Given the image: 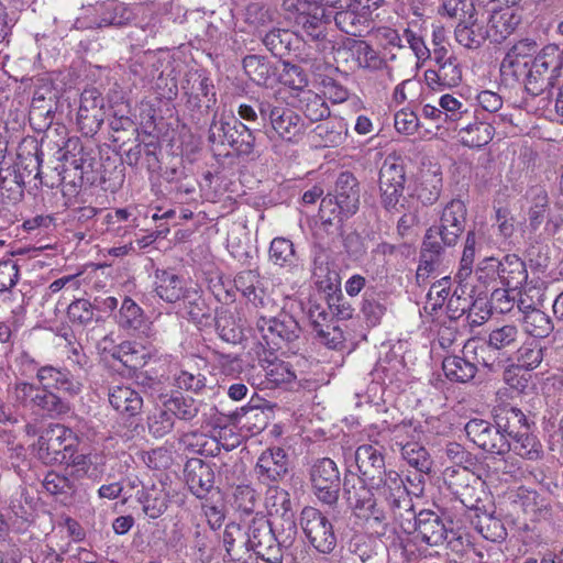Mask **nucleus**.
<instances>
[{
    "instance_id": "obj_1",
    "label": "nucleus",
    "mask_w": 563,
    "mask_h": 563,
    "mask_svg": "<svg viewBox=\"0 0 563 563\" xmlns=\"http://www.w3.org/2000/svg\"><path fill=\"white\" fill-rule=\"evenodd\" d=\"M467 222V208L463 200L452 199L443 208L438 225L430 227L423 236L416 278L424 283L437 271L446 247H454Z\"/></svg>"
},
{
    "instance_id": "obj_2",
    "label": "nucleus",
    "mask_w": 563,
    "mask_h": 563,
    "mask_svg": "<svg viewBox=\"0 0 563 563\" xmlns=\"http://www.w3.org/2000/svg\"><path fill=\"white\" fill-rule=\"evenodd\" d=\"M361 188L356 177L343 172L335 181L333 194L321 200L319 217L323 229L334 233L342 227L344 218L356 213L360 207Z\"/></svg>"
},
{
    "instance_id": "obj_3",
    "label": "nucleus",
    "mask_w": 563,
    "mask_h": 563,
    "mask_svg": "<svg viewBox=\"0 0 563 563\" xmlns=\"http://www.w3.org/2000/svg\"><path fill=\"white\" fill-rule=\"evenodd\" d=\"M13 397L22 408L42 418L59 419L71 411L68 398L33 382H15Z\"/></svg>"
},
{
    "instance_id": "obj_4",
    "label": "nucleus",
    "mask_w": 563,
    "mask_h": 563,
    "mask_svg": "<svg viewBox=\"0 0 563 563\" xmlns=\"http://www.w3.org/2000/svg\"><path fill=\"white\" fill-rule=\"evenodd\" d=\"M344 496L354 511V515L372 526H377L384 534L388 528V512L383 499L378 497L375 489L363 479L344 476Z\"/></svg>"
},
{
    "instance_id": "obj_5",
    "label": "nucleus",
    "mask_w": 563,
    "mask_h": 563,
    "mask_svg": "<svg viewBox=\"0 0 563 563\" xmlns=\"http://www.w3.org/2000/svg\"><path fill=\"white\" fill-rule=\"evenodd\" d=\"M563 68V51L555 44L543 47L534 57L532 65L515 79L525 84L528 93L536 97L553 87Z\"/></svg>"
},
{
    "instance_id": "obj_6",
    "label": "nucleus",
    "mask_w": 563,
    "mask_h": 563,
    "mask_svg": "<svg viewBox=\"0 0 563 563\" xmlns=\"http://www.w3.org/2000/svg\"><path fill=\"white\" fill-rule=\"evenodd\" d=\"M385 453V448L378 443L362 444L355 451L358 478L368 483L378 496L389 489V485L404 482L397 471L386 468Z\"/></svg>"
},
{
    "instance_id": "obj_7",
    "label": "nucleus",
    "mask_w": 563,
    "mask_h": 563,
    "mask_svg": "<svg viewBox=\"0 0 563 563\" xmlns=\"http://www.w3.org/2000/svg\"><path fill=\"white\" fill-rule=\"evenodd\" d=\"M76 441L71 429L59 423L49 424L35 444L37 456L45 464H68L76 452Z\"/></svg>"
},
{
    "instance_id": "obj_8",
    "label": "nucleus",
    "mask_w": 563,
    "mask_h": 563,
    "mask_svg": "<svg viewBox=\"0 0 563 563\" xmlns=\"http://www.w3.org/2000/svg\"><path fill=\"white\" fill-rule=\"evenodd\" d=\"M255 325L261 335L260 344L271 353L298 340L301 333L298 321L286 311H280L276 317H260Z\"/></svg>"
},
{
    "instance_id": "obj_9",
    "label": "nucleus",
    "mask_w": 563,
    "mask_h": 563,
    "mask_svg": "<svg viewBox=\"0 0 563 563\" xmlns=\"http://www.w3.org/2000/svg\"><path fill=\"white\" fill-rule=\"evenodd\" d=\"M385 501L388 520L404 533L411 536L416 530L418 514L405 482L389 485V489L378 496Z\"/></svg>"
},
{
    "instance_id": "obj_10",
    "label": "nucleus",
    "mask_w": 563,
    "mask_h": 563,
    "mask_svg": "<svg viewBox=\"0 0 563 563\" xmlns=\"http://www.w3.org/2000/svg\"><path fill=\"white\" fill-rule=\"evenodd\" d=\"M443 482L450 493L470 510L482 501L483 483L467 466H449L443 472Z\"/></svg>"
},
{
    "instance_id": "obj_11",
    "label": "nucleus",
    "mask_w": 563,
    "mask_h": 563,
    "mask_svg": "<svg viewBox=\"0 0 563 563\" xmlns=\"http://www.w3.org/2000/svg\"><path fill=\"white\" fill-rule=\"evenodd\" d=\"M384 0H349L333 16L336 27L345 34L362 36L371 26L373 12Z\"/></svg>"
},
{
    "instance_id": "obj_12",
    "label": "nucleus",
    "mask_w": 563,
    "mask_h": 563,
    "mask_svg": "<svg viewBox=\"0 0 563 563\" xmlns=\"http://www.w3.org/2000/svg\"><path fill=\"white\" fill-rule=\"evenodd\" d=\"M299 523L309 543L320 553L329 554L336 547V536L328 517L314 507H305Z\"/></svg>"
},
{
    "instance_id": "obj_13",
    "label": "nucleus",
    "mask_w": 563,
    "mask_h": 563,
    "mask_svg": "<svg viewBox=\"0 0 563 563\" xmlns=\"http://www.w3.org/2000/svg\"><path fill=\"white\" fill-rule=\"evenodd\" d=\"M244 545L268 563H282L280 548L276 543L272 522L256 514L249 522Z\"/></svg>"
},
{
    "instance_id": "obj_14",
    "label": "nucleus",
    "mask_w": 563,
    "mask_h": 563,
    "mask_svg": "<svg viewBox=\"0 0 563 563\" xmlns=\"http://www.w3.org/2000/svg\"><path fill=\"white\" fill-rule=\"evenodd\" d=\"M464 430L470 441L489 454L505 455L511 450V441L496 422L474 418L465 424Z\"/></svg>"
},
{
    "instance_id": "obj_15",
    "label": "nucleus",
    "mask_w": 563,
    "mask_h": 563,
    "mask_svg": "<svg viewBox=\"0 0 563 563\" xmlns=\"http://www.w3.org/2000/svg\"><path fill=\"white\" fill-rule=\"evenodd\" d=\"M309 474L316 497L325 505H336L341 477L335 462L329 457L318 459L312 464Z\"/></svg>"
},
{
    "instance_id": "obj_16",
    "label": "nucleus",
    "mask_w": 563,
    "mask_h": 563,
    "mask_svg": "<svg viewBox=\"0 0 563 563\" xmlns=\"http://www.w3.org/2000/svg\"><path fill=\"white\" fill-rule=\"evenodd\" d=\"M85 378L77 368L58 367L52 364L42 365L36 375L37 384L60 393L66 398H74L82 391Z\"/></svg>"
},
{
    "instance_id": "obj_17",
    "label": "nucleus",
    "mask_w": 563,
    "mask_h": 563,
    "mask_svg": "<svg viewBox=\"0 0 563 563\" xmlns=\"http://www.w3.org/2000/svg\"><path fill=\"white\" fill-rule=\"evenodd\" d=\"M290 459L287 452L279 446L264 450L257 459L254 473L257 481L265 485H277L290 473Z\"/></svg>"
},
{
    "instance_id": "obj_18",
    "label": "nucleus",
    "mask_w": 563,
    "mask_h": 563,
    "mask_svg": "<svg viewBox=\"0 0 563 563\" xmlns=\"http://www.w3.org/2000/svg\"><path fill=\"white\" fill-rule=\"evenodd\" d=\"M264 115H267V124L284 141L295 142L305 133L303 120L291 108L271 101Z\"/></svg>"
},
{
    "instance_id": "obj_19",
    "label": "nucleus",
    "mask_w": 563,
    "mask_h": 563,
    "mask_svg": "<svg viewBox=\"0 0 563 563\" xmlns=\"http://www.w3.org/2000/svg\"><path fill=\"white\" fill-rule=\"evenodd\" d=\"M486 266L478 268V279H482L481 275L485 269L496 272L500 283L510 290L521 288L528 278V272L526 263L516 254H507L503 260L497 261L495 258H486Z\"/></svg>"
},
{
    "instance_id": "obj_20",
    "label": "nucleus",
    "mask_w": 563,
    "mask_h": 563,
    "mask_svg": "<svg viewBox=\"0 0 563 563\" xmlns=\"http://www.w3.org/2000/svg\"><path fill=\"white\" fill-rule=\"evenodd\" d=\"M538 44L534 40L523 38L518 41L506 54L501 64L500 73L505 78L514 80L521 76L529 68L538 55Z\"/></svg>"
},
{
    "instance_id": "obj_21",
    "label": "nucleus",
    "mask_w": 563,
    "mask_h": 563,
    "mask_svg": "<svg viewBox=\"0 0 563 563\" xmlns=\"http://www.w3.org/2000/svg\"><path fill=\"white\" fill-rule=\"evenodd\" d=\"M184 476L189 490L199 499L206 498L216 488L213 465L201 459H189Z\"/></svg>"
},
{
    "instance_id": "obj_22",
    "label": "nucleus",
    "mask_w": 563,
    "mask_h": 563,
    "mask_svg": "<svg viewBox=\"0 0 563 563\" xmlns=\"http://www.w3.org/2000/svg\"><path fill=\"white\" fill-rule=\"evenodd\" d=\"M450 534L452 538L455 536L453 530L445 527L442 518L437 512L428 509L418 512L416 530L411 534L416 541L438 547L448 540Z\"/></svg>"
},
{
    "instance_id": "obj_23",
    "label": "nucleus",
    "mask_w": 563,
    "mask_h": 563,
    "mask_svg": "<svg viewBox=\"0 0 563 563\" xmlns=\"http://www.w3.org/2000/svg\"><path fill=\"white\" fill-rule=\"evenodd\" d=\"M55 106V93L52 89L40 88L34 91L29 111V121L36 132H43L52 125Z\"/></svg>"
},
{
    "instance_id": "obj_24",
    "label": "nucleus",
    "mask_w": 563,
    "mask_h": 563,
    "mask_svg": "<svg viewBox=\"0 0 563 563\" xmlns=\"http://www.w3.org/2000/svg\"><path fill=\"white\" fill-rule=\"evenodd\" d=\"M521 22V15L514 8H497L492 5L486 31L494 43H501L515 32Z\"/></svg>"
},
{
    "instance_id": "obj_25",
    "label": "nucleus",
    "mask_w": 563,
    "mask_h": 563,
    "mask_svg": "<svg viewBox=\"0 0 563 563\" xmlns=\"http://www.w3.org/2000/svg\"><path fill=\"white\" fill-rule=\"evenodd\" d=\"M42 485L49 495L54 496L63 505H71L75 501L78 484L74 472L62 474L51 471L45 475Z\"/></svg>"
},
{
    "instance_id": "obj_26",
    "label": "nucleus",
    "mask_w": 563,
    "mask_h": 563,
    "mask_svg": "<svg viewBox=\"0 0 563 563\" xmlns=\"http://www.w3.org/2000/svg\"><path fill=\"white\" fill-rule=\"evenodd\" d=\"M103 98L96 89L84 90L77 119L82 129L98 130L103 122Z\"/></svg>"
},
{
    "instance_id": "obj_27",
    "label": "nucleus",
    "mask_w": 563,
    "mask_h": 563,
    "mask_svg": "<svg viewBox=\"0 0 563 563\" xmlns=\"http://www.w3.org/2000/svg\"><path fill=\"white\" fill-rule=\"evenodd\" d=\"M136 500L142 506L143 514L150 519H157L168 509L170 496L162 486L152 484L151 486L142 485L136 490Z\"/></svg>"
},
{
    "instance_id": "obj_28",
    "label": "nucleus",
    "mask_w": 563,
    "mask_h": 563,
    "mask_svg": "<svg viewBox=\"0 0 563 563\" xmlns=\"http://www.w3.org/2000/svg\"><path fill=\"white\" fill-rule=\"evenodd\" d=\"M456 42L467 49L479 48L486 40L488 32L485 25L478 22L477 13L470 12L467 18L461 19L454 30Z\"/></svg>"
},
{
    "instance_id": "obj_29",
    "label": "nucleus",
    "mask_w": 563,
    "mask_h": 563,
    "mask_svg": "<svg viewBox=\"0 0 563 563\" xmlns=\"http://www.w3.org/2000/svg\"><path fill=\"white\" fill-rule=\"evenodd\" d=\"M494 422L508 437H517L518 433L529 430V422L526 415L510 404H501L493 410Z\"/></svg>"
},
{
    "instance_id": "obj_30",
    "label": "nucleus",
    "mask_w": 563,
    "mask_h": 563,
    "mask_svg": "<svg viewBox=\"0 0 563 563\" xmlns=\"http://www.w3.org/2000/svg\"><path fill=\"white\" fill-rule=\"evenodd\" d=\"M189 290L185 287L184 278L173 271L155 272V291L164 301L173 303L183 300Z\"/></svg>"
},
{
    "instance_id": "obj_31",
    "label": "nucleus",
    "mask_w": 563,
    "mask_h": 563,
    "mask_svg": "<svg viewBox=\"0 0 563 563\" xmlns=\"http://www.w3.org/2000/svg\"><path fill=\"white\" fill-rule=\"evenodd\" d=\"M468 519L473 527L489 541L498 542L507 537L503 521L493 514L482 510L479 505L470 510Z\"/></svg>"
},
{
    "instance_id": "obj_32",
    "label": "nucleus",
    "mask_w": 563,
    "mask_h": 563,
    "mask_svg": "<svg viewBox=\"0 0 563 563\" xmlns=\"http://www.w3.org/2000/svg\"><path fill=\"white\" fill-rule=\"evenodd\" d=\"M108 396L110 405L121 415L136 417L142 411L143 398L130 386H113Z\"/></svg>"
},
{
    "instance_id": "obj_33",
    "label": "nucleus",
    "mask_w": 563,
    "mask_h": 563,
    "mask_svg": "<svg viewBox=\"0 0 563 563\" xmlns=\"http://www.w3.org/2000/svg\"><path fill=\"white\" fill-rule=\"evenodd\" d=\"M427 85L433 90L453 88L462 81V68L457 59L441 64L424 71Z\"/></svg>"
},
{
    "instance_id": "obj_34",
    "label": "nucleus",
    "mask_w": 563,
    "mask_h": 563,
    "mask_svg": "<svg viewBox=\"0 0 563 563\" xmlns=\"http://www.w3.org/2000/svg\"><path fill=\"white\" fill-rule=\"evenodd\" d=\"M180 313L199 327L212 323V310L197 289H190L183 298Z\"/></svg>"
},
{
    "instance_id": "obj_35",
    "label": "nucleus",
    "mask_w": 563,
    "mask_h": 563,
    "mask_svg": "<svg viewBox=\"0 0 563 563\" xmlns=\"http://www.w3.org/2000/svg\"><path fill=\"white\" fill-rule=\"evenodd\" d=\"M459 129V141L467 147H482L488 144L495 134L494 126L484 121L474 122L461 121Z\"/></svg>"
},
{
    "instance_id": "obj_36",
    "label": "nucleus",
    "mask_w": 563,
    "mask_h": 563,
    "mask_svg": "<svg viewBox=\"0 0 563 563\" xmlns=\"http://www.w3.org/2000/svg\"><path fill=\"white\" fill-rule=\"evenodd\" d=\"M457 283V286L453 290L451 298L448 301V308L454 313L467 314V319L472 320L473 316L478 317L479 313L476 311L478 309V305H485L481 300H473V297L467 291V285L464 283L465 280H460L459 278H454Z\"/></svg>"
},
{
    "instance_id": "obj_37",
    "label": "nucleus",
    "mask_w": 563,
    "mask_h": 563,
    "mask_svg": "<svg viewBox=\"0 0 563 563\" xmlns=\"http://www.w3.org/2000/svg\"><path fill=\"white\" fill-rule=\"evenodd\" d=\"M24 195V176L13 168H0V197L9 203L19 202Z\"/></svg>"
},
{
    "instance_id": "obj_38",
    "label": "nucleus",
    "mask_w": 563,
    "mask_h": 563,
    "mask_svg": "<svg viewBox=\"0 0 563 563\" xmlns=\"http://www.w3.org/2000/svg\"><path fill=\"white\" fill-rule=\"evenodd\" d=\"M212 465L218 473L219 484L223 486H234L244 474L243 462L231 455L219 456Z\"/></svg>"
},
{
    "instance_id": "obj_39",
    "label": "nucleus",
    "mask_w": 563,
    "mask_h": 563,
    "mask_svg": "<svg viewBox=\"0 0 563 563\" xmlns=\"http://www.w3.org/2000/svg\"><path fill=\"white\" fill-rule=\"evenodd\" d=\"M265 507L274 519L295 514L290 494L278 485L267 486Z\"/></svg>"
},
{
    "instance_id": "obj_40",
    "label": "nucleus",
    "mask_w": 563,
    "mask_h": 563,
    "mask_svg": "<svg viewBox=\"0 0 563 563\" xmlns=\"http://www.w3.org/2000/svg\"><path fill=\"white\" fill-rule=\"evenodd\" d=\"M164 406L172 411L174 418L184 421H192L197 418L202 406V401L190 396H185L181 393H177V395L172 396L166 400Z\"/></svg>"
},
{
    "instance_id": "obj_41",
    "label": "nucleus",
    "mask_w": 563,
    "mask_h": 563,
    "mask_svg": "<svg viewBox=\"0 0 563 563\" xmlns=\"http://www.w3.org/2000/svg\"><path fill=\"white\" fill-rule=\"evenodd\" d=\"M272 525L276 543L278 544V548H280L283 558L284 552L289 550L297 539L298 528L295 514L276 518Z\"/></svg>"
},
{
    "instance_id": "obj_42",
    "label": "nucleus",
    "mask_w": 563,
    "mask_h": 563,
    "mask_svg": "<svg viewBox=\"0 0 563 563\" xmlns=\"http://www.w3.org/2000/svg\"><path fill=\"white\" fill-rule=\"evenodd\" d=\"M260 365L264 372L267 384L278 386L282 384H289L296 379V374L291 365L287 362L274 360H260Z\"/></svg>"
},
{
    "instance_id": "obj_43",
    "label": "nucleus",
    "mask_w": 563,
    "mask_h": 563,
    "mask_svg": "<svg viewBox=\"0 0 563 563\" xmlns=\"http://www.w3.org/2000/svg\"><path fill=\"white\" fill-rule=\"evenodd\" d=\"M525 331L533 338H548L554 330L550 316L540 309H530L522 318Z\"/></svg>"
},
{
    "instance_id": "obj_44",
    "label": "nucleus",
    "mask_w": 563,
    "mask_h": 563,
    "mask_svg": "<svg viewBox=\"0 0 563 563\" xmlns=\"http://www.w3.org/2000/svg\"><path fill=\"white\" fill-rule=\"evenodd\" d=\"M229 146L239 156H250L254 153L255 136L252 130L239 120H233L232 132L228 136Z\"/></svg>"
},
{
    "instance_id": "obj_45",
    "label": "nucleus",
    "mask_w": 563,
    "mask_h": 563,
    "mask_svg": "<svg viewBox=\"0 0 563 563\" xmlns=\"http://www.w3.org/2000/svg\"><path fill=\"white\" fill-rule=\"evenodd\" d=\"M329 21L330 16L324 13V10L317 9L313 13L309 10L296 16V23L301 26L307 36L314 41L325 37V24Z\"/></svg>"
},
{
    "instance_id": "obj_46",
    "label": "nucleus",
    "mask_w": 563,
    "mask_h": 563,
    "mask_svg": "<svg viewBox=\"0 0 563 563\" xmlns=\"http://www.w3.org/2000/svg\"><path fill=\"white\" fill-rule=\"evenodd\" d=\"M445 376L456 383H466L474 378L477 367L475 364L460 356H448L442 362Z\"/></svg>"
},
{
    "instance_id": "obj_47",
    "label": "nucleus",
    "mask_w": 563,
    "mask_h": 563,
    "mask_svg": "<svg viewBox=\"0 0 563 563\" xmlns=\"http://www.w3.org/2000/svg\"><path fill=\"white\" fill-rule=\"evenodd\" d=\"M243 69L249 78L258 86H267L274 75L271 63L258 55L245 56L243 58Z\"/></svg>"
},
{
    "instance_id": "obj_48",
    "label": "nucleus",
    "mask_w": 563,
    "mask_h": 563,
    "mask_svg": "<svg viewBox=\"0 0 563 563\" xmlns=\"http://www.w3.org/2000/svg\"><path fill=\"white\" fill-rule=\"evenodd\" d=\"M401 456L409 466L416 468L420 474H429L433 461L429 452L417 442H408L401 446Z\"/></svg>"
},
{
    "instance_id": "obj_49",
    "label": "nucleus",
    "mask_w": 563,
    "mask_h": 563,
    "mask_svg": "<svg viewBox=\"0 0 563 563\" xmlns=\"http://www.w3.org/2000/svg\"><path fill=\"white\" fill-rule=\"evenodd\" d=\"M361 311L368 325L375 327L379 324L387 311L385 296L383 294H377L374 290H366L363 297Z\"/></svg>"
},
{
    "instance_id": "obj_50",
    "label": "nucleus",
    "mask_w": 563,
    "mask_h": 563,
    "mask_svg": "<svg viewBox=\"0 0 563 563\" xmlns=\"http://www.w3.org/2000/svg\"><path fill=\"white\" fill-rule=\"evenodd\" d=\"M269 260L280 267L291 268L297 266L298 256L292 242L286 238H275L271 242Z\"/></svg>"
},
{
    "instance_id": "obj_51",
    "label": "nucleus",
    "mask_w": 563,
    "mask_h": 563,
    "mask_svg": "<svg viewBox=\"0 0 563 563\" xmlns=\"http://www.w3.org/2000/svg\"><path fill=\"white\" fill-rule=\"evenodd\" d=\"M511 450L517 455L529 461H537L542 457V445L532 434L525 430L517 437H510Z\"/></svg>"
},
{
    "instance_id": "obj_52",
    "label": "nucleus",
    "mask_w": 563,
    "mask_h": 563,
    "mask_svg": "<svg viewBox=\"0 0 563 563\" xmlns=\"http://www.w3.org/2000/svg\"><path fill=\"white\" fill-rule=\"evenodd\" d=\"M300 109L311 122L322 121L330 115V109L323 98L311 91H303L300 99Z\"/></svg>"
},
{
    "instance_id": "obj_53",
    "label": "nucleus",
    "mask_w": 563,
    "mask_h": 563,
    "mask_svg": "<svg viewBox=\"0 0 563 563\" xmlns=\"http://www.w3.org/2000/svg\"><path fill=\"white\" fill-rule=\"evenodd\" d=\"M295 34L285 29H273L263 37V44L276 57H284L290 53Z\"/></svg>"
},
{
    "instance_id": "obj_54",
    "label": "nucleus",
    "mask_w": 563,
    "mask_h": 563,
    "mask_svg": "<svg viewBox=\"0 0 563 563\" xmlns=\"http://www.w3.org/2000/svg\"><path fill=\"white\" fill-rule=\"evenodd\" d=\"M181 442L187 449H190L200 455L218 456L220 454V442L216 437L190 432L183 435Z\"/></svg>"
},
{
    "instance_id": "obj_55",
    "label": "nucleus",
    "mask_w": 563,
    "mask_h": 563,
    "mask_svg": "<svg viewBox=\"0 0 563 563\" xmlns=\"http://www.w3.org/2000/svg\"><path fill=\"white\" fill-rule=\"evenodd\" d=\"M67 317L73 324L87 327L93 321L102 320L100 314L95 313L91 301L85 298L73 300L67 308Z\"/></svg>"
},
{
    "instance_id": "obj_56",
    "label": "nucleus",
    "mask_w": 563,
    "mask_h": 563,
    "mask_svg": "<svg viewBox=\"0 0 563 563\" xmlns=\"http://www.w3.org/2000/svg\"><path fill=\"white\" fill-rule=\"evenodd\" d=\"M442 191V177L437 172H426L421 175V180L417 189V197L423 205H433Z\"/></svg>"
},
{
    "instance_id": "obj_57",
    "label": "nucleus",
    "mask_w": 563,
    "mask_h": 563,
    "mask_svg": "<svg viewBox=\"0 0 563 563\" xmlns=\"http://www.w3.org/2000/svg\"><path fill=\"white\" fill-rule=\"evenodd\" d=\"M489 309H483L482 305H478V310L482 312L479 316L481 320L476 318L471 320V323L481 324L483 321L487 320L493 310L498 313H507L510 312L515 305V299L509 296L508 289H495L488 301Z\"/></svg>"
},
{
    "instance_id": "obj_58",
    "label": "nucleus",
    "mask_w": 563,
    "mask_h": 563,
    "mask_svg": "<svg viewBox=\"0 0 563 563\" xmlns=\"http://www.w3.org/2000/svg\"><path fill=\"white\" fill-rule=\"evenodd\" d=\"M439 106L443 110L444 121L455 124L457 130L461 121H468L471 112L457 98L451 95H443L439 100Z\"/></svg>"
},
{
    "instance_id": "obj_59",
    "label": "nucleus",
    "mask_w": 563,
    "mask_h": 563,
    "mask_svg": "<svg viewBox=\"0 0 563 563\" xmlns=\"http://www.w3.org/2000/svg\"><path fill=\"white\" fill-rule=\"evenodd\" d=\"M119 325L124 330H140L144 323L141 307L131 298L125 297L119 310Z\"/></svg>"
},
{
    "instance_id": "obj_60",
    "label": "nucleus",
    "mask_w": 563,
    "mask_h": 563,
    "mask_svg": "<svg viewBox=\"0 0 563 563\" xmlns=\"http://www.w3.org/2000/svg\"><path fill=\"white\" fill-rule=\"evenodd\" d=\"M544 350L545 349L536 341L523 343L516 352L517 366L526 371L537 368L543 360Z\"/></svg>"
},
{
    "instance_id": "obj_61",
    "label": "nucleus",
    "mask_w": 563,
    "mask_h": 563,
    "mask_svg": "<svg viewBox=\"0 0 563 563\" xmlns=\"http://www.w3.org/2000/svg\"><path fill=\"white\" fill-rule=\"evenodd\" d=\"M531 207L529 209V224L537 230L544 220L545 212L549 209L548 192L541 187L530 189Z\"/></svg>"
},
{
    "instance_id": "obj_62",
    "label": "nucleus",
    "mask_w": 563,
    "mask_h": 563,
    "mask_svg": "<svg viewBox=\"0 0 563 563\" xmlns=\"http://www.w3.org/2000/svg\"><path fill=\"white\" fill-rule=\"evenodd\" d=\"M520 333L516 325L506 324L490 331L487 340L488 347L493 350H503L516 347Z\"/></svg>"
},
{
    "instance_id": "obj_63",
    "label": "nucleus",
    "mask_w": 563,
    "mask_h": 563,
    "mask_svg": "<svg viewBox=\"0 0 563 563\" xmlns=\"http://www.w3.org/2000/svg\"><path fill=\"white\" fill-rule=\"evenodd\" d=\"M271 100L255 99L251 103H242L239 106L238 114L241 119L253 123L255 126H267V115H264Z\"/></svg>"
},
{
    "instance_id": "obj_64",
    "label": "nucleus",
    "mask_w": 563,
    "mask_h": 563,
    "mask_svg": "<svg viewBox=\"0 0 563 563\" xmlns=\"http://www.w3.org/2000/svg\"><path fill=\"white\" fill-rule=\"evenodd\" d=\"M406 173L402 164L395 158H386L379 170V186L405 187Z\"/></svg>"
}]
</instances>
